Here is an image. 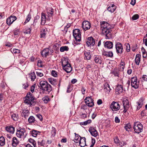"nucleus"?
Instances as JSON below:
<instances>
[{
  "instance_id": "36",
  "label": "nucleus",
  "mask_w": 147,
  "mask_h": 147,
  "mask_svg": "<svg viewBox=\"0 0 147 147\" xmlns=\"http://www.w3.org/2000/svg\"><path fill=\"white\" fill-rule=\"evenodd\" d=\"M123 107H129V104L128 100L126 98H124L123 100Z\"/></svg>"
},
{
  "instance_id": "25",
  "label": "nucleus",
  "mask_w": 147,
  "mask_h": 147,
  "mask_svg": "<svg viewBox=\"0 0 147 147\" xmlns=\"http://www.w3.org/2000/svg\"><path fill=\"white\" fill-rule=\"evenodd\" d=\"M94 60L95 63L100 64L102 63V61L101 60V57L99 55L95 56Z\"/></svg>"
},
{
  "instance_id": "20",
  "label": "nucleus",
  "mask_w": 147,
  "mask_h": 147,
  "mask_svg": "<svg viewBox=\"0 0 147 147\" xmlns=\"http://www.w3.org/2000/svg\"><path fill=\"white\" fill-rule=\"evenodd\" d=\"M86 139L85 137H80L79 143V145L81 147H84L86 146Z\"/></svg>"
},
{
  "instance_id": "45",
  "label": "nucleus",
  "mask_w": 147,
  "mask_h": 147,
  "mask_svg": "<svg viewBox=\"0 0 147 147\" xmlns=\"http://www.w3.org/2000/svg\"><path fill=\"white\" fill-rule=\"evenodd\" d=\"M45 144V141L42 139H40L38 141V144L40 146H43Z\"/></svg>"
},
{
  "instance_id": "22",
  "label": "nucleus",
  "mask_w": 147,
  "mask_h": 147,
  "mask_svg": "<svg viewBox=\"0 0 147 147\" xmlns=\"http://www.w3.org/2000/svg\"><path fill=\"white\" fill-rule=\"evenodd\" d=\"M116 7L114 4H111L107 9V10L109 12L113 13L114 12L116 9Z\"/></svg>"
},
{
  "instance_id": "17",
  "label": "nucleus",
  "mask_w": 147,
  "mask_h": 147,
  "mask_svg": "<svg viewBox=\"0 0 147 147\" xmlns=\"http://www.w3.org/2000/svg\"><path fill=\"white\" fill-rule=\"evenodd\" d=\"M102 55L103 56L112 57H113V53L112 51H107L103 50L102 51Z\"/></svg>"
},
{
  "instance_id": "32",
  "label": "nucleus",
  "mask_w": 147,
  "mask_h": 147,
  "mask_svg": "<svg viewBox=\"0 0 147 147\" xmlns=\"http://www.w3.org/2000/svg\"><path fill=\"white\" fill-rule=\"evenodd\" d=\"M84 54L85 55L84 59L88 60L90 59L91 56L90 52L89 51H85Z\"/></svg>"
},
{
  "instance_id": "2",
  "label": "nucleus",
  "mask_w": 147,
  "mask_h": 147,
  "mask_svg": "<svg viewBox=\"0 0 147 147\" xmlns=\"http://www.w3.org/2000/svg\"><path fill=\"white\" fill-rule=\"evenodd\" d=\"M53 9L52 7L48 8L47 10V15L44 13H41V25H44L46 21H49L51 20V18H52L53 12Z\"/></svg>"
},
{
  "instance_id": "3",
  "label": "nucleus",
  "mask_w": 147,
  "mask_h": 147,
  "mask_svg": "<svg viewBox=\"0 0 147 147\" xmlns=\"http://www.w3.org/2000/svg\"><path fill=\"white\" fill-rule=\"evenodd\" d=\"M73 36L76 42L74 43L76 45H80L79 42L81 40V32L79 29H75L73 30Z\"/></svg>"
},
{
  "instance_id": "54",
  "label": "nucleus",
  "mask_w": 147,
  "mask_h": 147,
  "mask_svg": "<svg viewBox=\"0 0 147 147\" xmlns=\"http://www.w3.org/2000/svg\"><path fill=\"white\" fill-rule=\"evenodd\" d=\"M11 52L14 53H19L20 52V51L18 49H13L12 50H11Z\"/></svg>"
},
{
  "instance_id": "29",
  "label": "nucleus",
  "mask_w": 147,
  "mask_h": 147,
  "mask_svg": "<svg viewBox=\"0 0 147 147\" xmlns=\"http://www.w3.org/2000/svg\"><path fill=\"white\" fill-rule=\"evenodd\" d=\"M141 55L138 54H136L135 59V62L136 65H138L140 61Z\"/></svg>"
},
{
  "instance_id": "18",
  "label": "nucleus",
  "mask_w": 147,
  "mask_h": 147,
  "mask_svg": "<svg viewBox=\"0 0 147 147\" xmlns=\"http://www.w3.org/2000/svg\"><path fill=\"white\" fill-rule=\"evenodd\" d=\"M104 47L105 48L111 49H112L113 47V42L110 41H107L106 42H104Z\"/></svg>"
},
{
  "instance_id": "33",
  "label": "nucleus",
  "mask_w": 147,
  "mask_h": 147,
  "mask_svg": "<svg viewBox=\"0 0 147 147\" xmlns=\"http://www.w3.org/2000/svg\"><path fill=\"white\" fill-rule=\"evenodd\" d=\"M104 89L105 92L108 93L110 92L111 88L110 87L108 83H106L105 84Z\"/></svg>"
},
{
  "instance_id": "63",
  "label": "nucleus",
  "mask_w": 147,
  "mask_h": 147,
  "mask_svg": "<svg viewBox=\"0 0 147 147\" xmlns=\"http://www.w3.org/2000/svg\"><path fill=\"white\" fill-rule=\"evenodd\" d=\"M137 48V45H136L132 47L131 50L133 52H134Z\"/></svg>"
},
{
  "instance_id": "34",
  "label": "nucleus",
  "mask_w": 147,
  "mask_h": 147,
  "mask_svg": "<svg viewBox=\"0 0 147 147\" xmlns=\"http://www.w3.org/2000/svg\"><path fill=\"white\" fill-rule=\"evenodd\" d=\"M40 17L39 15H37L34 18V22L33 24L31 25V27H34L36 25V23L37 22L38 20L40 18Z\"/></svg>"
},
{
  "instance_id": "60",
  "label": "nucleus",
  "mask_w": 147,
  "mask_h": 147,
  "mask_svg": "<svg viewBox=\"0 0 147 147\" xmlns=\"http://www.w3.org/2000/svg\"><path fill=\"white\" fill-rule=\"evenodd\" d=\"M20 32V30L17 29L14 30L13 31V34L14 35H18Z\"/></svg>"
},
{
  "instance_id": "15",
  "label": "nucleus",
  "mask_w": 147,
  "mask_h": 147,
  "mask_svg": "<svg viewBox=\"0 0 147 147\" xmlns=\"http://www.w3.org/2000/svg\"><path fill=\"white\" fill-rule=\"evenodd\" d=\"M16 19L17 18L16 16H11L7 19L6 23L8 26H10Z\"/></svg>"
},
{
  "instance_id": "53",
  "label": "nucleus",
  "mask_w": 147,
  "mask_h": 147,
  "mask_svg": "<svg viewBox=\"0 0 147 147\" xmlns=\"http://www.w3.org/2000/svg\"><path fill=\"white\" fill-rule=\"evenodd\" d=\"M42 61L41 60L38 61L37 65L39 67H42L43 65H42Z\"/></svg>"
},
{
  "instance_id": "35",
  "label": "nucleus",
  "mask_w": 147,
  "mask_h": 147,
  "mask_svg": "<svg viewBox=\"0 0 147 147\" xmlns=\"http://www.w3.org/2000/svg\"><path fill=\"white\" fill-rule=\"evenodd\" d=\"M19 142L18 140L16 137L13 138L12 144L13 146H16L18 144Z\"/></svg>"
},
{
  "instance_id": "28",
  "label": "nucleus",
  "mask_w": 147,
  "mask_h": 147,
  "mask_svg": "<svg viewBox=\"0 0 147 147\" xmlns=\"http://www.w3.org/2000/svg\"><path fill=\"white\" fill-rule=\"evenodd\" d=\"M29 76L32 81H34L36 78V74L33 71H31L30 73L29 74Z\"/></svg>"
},
{
  "instance_id": "1",
  "label": "nucleus",
  "mask_w": 147,
  "mask_h": 147,
  "mask_svg": "<svg viewBox=\"0 0 147 147\" xmlns=\"http://www.w3.org/2000/svg\"><path fill=\"white\" fill-rule=\"evenodd\" d=\"M39 84V87L43 94H52V86L47 81H41Z\"/></svg>"
},
{
  "instance_id": "8",
  "label": "nucleus",
  "mask_w": 147,
  "mask_h": 147,
  "mask_svg": "<svg viewBox=\"0 0 147 147\" xmlns=\"http://www.w3.org/2000/svg\"><path fill=\"white\" fill-rule=\"evenodd\" d=\"M131 86L135 89L138 88L139 86V81H137V78L136 76H134L131 78Z\"/></svg>"
},
{
  "instance_id": "6",
  "label": "nucleus",
  "mask_w": 147,
  "mask_h": 147,
  "mask_svg": "<svg viewBox=\"0 0 147 147\" xmlns=\"http://www.w3.org/2000/svg\"><path fill=\"white\" fill-rule=\"evenodd\" d=\"M143 126L139 122H135L134 124L133 128L135 132L139 134L143 131Z\"/></svg>"
},
{
  "instance_id": "61",
  "label": "nucleus",
  "mask_w": 147,
  "mask_h": 147,
  "mask_svg": "<svg viewBox=\"0 0 147 147\" xmlns=\"http://www.w3.org/2000/svg\"><path fill=\"white\" fill-rule=\"evenodd\" d=\"M22 85L23 88L24 89H26L29 86V85L28 84L27 82L23 84Z\"/></svg>"
},
{
  "instance_id": "7",
  "label": "nucleus",
  "mask_w": 147,
  "mask_h": 147,
  "mask_svg": "<svg viewBox=\"0 0 147 147\" xmlns=\"http://www.w3.org/2000/svg\"><path fill=\"white\" fill-rule=\"evenodd\" d=\"M26 132L25 128L20 127H18L16 130V135L17 137L19 138H21L23 137L25 138L26 136V135H24V133Z\"/></svg>"
},
{
  "instance_id": "62",
  "label": "nucleus",
  "mask_w": 147,
  "mask_h": 147,
  "mask_svg": "<svg viewBox=\"0 0 147 147\" xmlns=\"http://www.w3.org/2000/svg\"><path fill=\"white\" fill-rule=\"evenodd\" d=\"M35 86L36 84H34L32 85V86H31V87L30 91L32 93H33L34 91Z\"/></svg>"
},
{
  "instance_id": "58",
  "label": "nucleus",
  "mask_w": 147,
  "mask_h": 147,
  "mask_svg": "<svg viewBox=\"0 0 147 147\" xmlns=\"http://www.w3.org/2000/svg\"><path fill=\"white\" fill-rule=\"evenodd\" d=\"M37 118L39 119L40 121H42L43 118L42 116L40 114H37L36 115Z\"/></svg>"
},
{
  "instance_id": "26",
  "label": "nucleus",
  "mask_w": 147,
  "mask_h": 147,
  "mask_svg": "<svg viewBox=\"0 0 147 147\" xmlns=\"http://www.w3.org/2000/svg\"><path fill=\"white\" fill-rule=\"evenodd\" d=\"M115 91L116 92H118V94L122 92L123 91V88L122 85L118 84L116 87Z\"/></svg>"
},
{
  "instance_id": "4",
  "label": "nucleus",
  "mask_w": 147,
  "mask_h": 147,
  "mask_svg": "<svg viewBox=\"0 0 147 147\" xmlns=\"http://www.w3.org/2000/svg\"><path fill=\"white\" fill-rule=\"evenodd\" d=\"M25 100L24 102L29 107H30L32 105V103H33V101L35 97L33 94L30 92H28L26 96L25 97Z\"/></svg>"
},
{
  "instance_id": "30",
  "label": "nucleus",
  "mask_w": 147,
  "mask_h": 147,
  "mask_svg": "<svg viewBox=\"0 0 147 147\" xmlns=\"http://www.w3.org/2000/svg\"><path fill=\"white\" fill-rule=\"evenodd\" d=\"M69 59L67 58H65L62 61V67H65L66 66L68 65V64H70L69 62Z\"/></svg>"
},
{
  "instance_id": "13",
  "label": "nucleus",
  "mask_w": 147,
  "mask_h": 147,
  "mask_svg": "<svg viewBox=\"0 0 147 147\" xmlns=\"http://www.w3.org/2000/svg\"><path fill=\"white\" fill-rule=\"evenodd\" d=\"M82 27L85 30L89 29L91 27L90 23L87 21H84L82 24Z\"/></svg>"
},
{
  "instance_id": "21",
  "label": "nucleus",
  "mask_w": 147,
  "mask_h": 147,
  "mask_svg": "<svg viewBox=\"0 0 147 147\" xmlns=\"http://www.w3.org/2000/svg\"><path fill=\"white\" fill-rule=\"evenodd\" d=\"M65 66V67H63L64 69L67 73H69L72 71V68L71 64H68L67 65Z\"/></svg>"
},
{
  "instance_id": "37",
  "label": "nucleus",
  "mask_w": 147,
  "mask_h": 147,
  "mask_svg": "<svg viewBox=\"0 0 147 147\" xmlns=\"http://www.w3.org/2000/svg\"><path fill=\"white\" fill-rule=\"evenodd\" d=\"M69 50V48L67 46L61 47L60 49V51L61 52H63L65 51H67Z\"/></svg>"
},
{
  "instance_id": "24",
  "label": "nucleus",
  "mask_w": 147,
  "mask_h": 147,
  "mask_svg": "<svg viewBox=\"0 0 147 147\" xmlns=\"http://www.w3.org/2000/svg\"><path fill=\"white\" fill-rule=\"evenodd\" d=\"M40 132L37 130L32 129V130L30 131V134L33 137H36L37 135L39 134Z\"/></svg>"
},
{
  "instance_id": "47",
  "label": "nucleus",
  "mask_w": 147,
  "mask_h": 147,
  "mask_svg": "<svg viewBox=\"0 0 147 147\" xmlns=\"http://www.w3.org/2000/svg\"><path fill=\"white\" fill-rule=\"evenodd\" d=\"M124 127L126 131L129 132V129H130L131 127L130 124L129 123H127L125 125Z\"/></svg>"
},
{
  "instance_id": "23",
  "label": "nucleus",
  "mask_w": 147,
  "mask_h": 147,
  "mask_svg": "<svg viewBox=\"0 0 147 147\" xmlns=\"http://www.w3.org/2000/svg\"><path fill=\"white\" fill-rule=\"evenodd\" d=\"M6 130L11 133L13 134L15 131V128L11 125L8 126L6 127Z\"/></svg>"
},
{
  "instance_id": "39",
  "label": "nucleus",
  "mask_w": 147,
  "mask_h": 147,
  "mask_svg": "<svg viewBox=\"0 0 147 147\" xmlns=\"http://www.w3.org/2000/svg\"><path fill=\"white\" fill-rule=\"evenodd\" d=\"M28 120L29 123H34L35 121H36L35 118L32 116H30L28 118Z\"/></svg>"
},
{
  "instance_id": "64",
  "label": "nucleus",
  "mask_w": 147,
  "mask_h": 147,
  "mask_svg": "<svg viewBox=\"0 0 147 147\" xmlns=\"http://www.w3.org/2000/svg\"><path fill=\"white\" fill-rule=\"evenodd\" d=\"M114 141L116 144H118L119 142V140L117 137H115L114 139Z\"/></svg>"
},
{
  "instance_id": "41",
  "label": "nucleus",
  "mask_w": 147,
  "mask_h": 147,
  "mask_svg": "<svg viewBox=\"0 0 147 147\" xmlns=\"http://www.w3.org/2000/svg\"><path fill=\"white\" fill-rule=\"evenodd\" d=\"M74 134L75 135V137L74 138V141L76 143L79 142L80 138V137H81L78 134H76L75 133H74Z\"/></svg>"
},
{
  "instance_id": "46",
  "label": "nucleus",
  "mask_w": 147,
  "mask_h": 147,
  "mask_svg": "<svg viewBox=\"0 0 147 147\" xmlns=\"http://www.w3.org/2000/svg\"><path fill=\"white\" fill-rule=\"evenodd\" d=\"M31 18V15L30 13H29L27 16L26 19L24 23V24L25 25L29 21Z\"/></svg>"
},
{
  "instance_id": "44",
  "label": "nucleus",
  "mask_w": 147,
  "mask_h": 147,
  "mask_svg": "<svg viewBox=\"0 0 147 147\" xmlns=\"http://www.w3.org/2000/svg\"><path fill=\"white\" fill-rule=\"evenodd\" d=\"M56 130L55 127H52L51 130V137L55 136L56 134Z\"/></svg>"
},
{
  "instance_id": "49",
  "label": "nucleus",
  "mask_w": 147,
  "mask_h": 147,
  "mask_svg": "<svg viewBox=\"0 0 147 147\" xmlns=\"http://www.w3.org/2000/svg\"><path fill=\"white\" fill-rule=\"evenodd\" d=\"M119 71L117 69H114L111 73L114 74L115 76L119 77Z\"/></svg>"
},
{
  "instance_id": "14",
  "label": "nucleus",
  "mask_w": 147,
  "mask_h": 147,
  "mask_svg": "<svg viewBox=\"0 0 147 147\" xmlns=\"http://www.w3.org/2000/svg\"><path fill=\"white\" fill-rule=\"evenodd\" d=\"M50 49L49 48L44 49L41 52V55L44 58H46L47 56L50 55Z\"/></svg>"
},
{
  "instance_id": "57",
  "label": "nucleus",
  "mask_w": 147,
  "mask_h": 147,
  "mask_svg": "<svg viewBox=\"0 0 147 147\" xmlns=\"http://www.w3.org/2000/svg\"><path fill=\"white\" fill-rule=\"evenodd\" d=\"M51 75L54 77H56L57 76V72L55 70H52L51 72Z\"/></svg>"
},
{
  "instance_id": "38",
  "label": "nucleus",
  "mask_w": 147,
  "mask_h": 147,
  "mask_svg": "<svg viewBox=\"0 0 147 147\" xmlns=\"http://www.w3.org/2000/svg\"><path fill=\"white\" fill-rule=\"evenodd\" d=\"M141 51L142 53V57L143 58H146L147 56V52L143 47H142L141 48Z\"/></svg>"
},
{
  "instance_id": "27",
  "label": "nucleus",
  "mask_w": 147,
  "mask_h": 147,
  "mask_svg": "<svg viewBox=\"0 0 147 147\" xmlns=\"http://www.w3.org/2000/svg\"><path fill=\"white\" fill-rule=\"evenodd\" d=\"M29 111L28 110L24 109L23 111L21 113L22 116L25 118H26L29 115Z\"/></svg>"
},
{
  "instance_id": "42",
  "label": "nucleus",
  "mask_w": 147,
  "mask_h": 147,
  "mask_svg": "<svg viewBox=\"0 0 147 147\" xmlns=\"http://www.w3.org/2000/svg\"><path fill=\"white\" fill-rule=\"evenodd\" d=\"M42 100L45 103H47L50 100L49 97L48 96H46L42 98Z\"/></svg>"
},
{
  "instance_id": "48",
  "label": "nucleus",
  "mask_w": 147,
  "mask_h": 147,
  "mask_svg": "<svg viewBox=\"0 0 147 147\" xmlns=\"http://www.w3.org/2000/svg\"><path fill=\"white\" fill-rule=\"evenodd\" d=\"M28 141L30 143L32 144L34 147H36V142L34 140L31 138H30Z\"/></svg>"
},
{
  "instance_id": "16",
  "label": "nucleus",
  "mask_w": 147,
  "mask_h": 147,
  "mask_svg": "<svg viewBox=\"0 0 147 147\" xmlns=\"http://www.w3.org/2000/svg\"><path fill=\"white\" fill-rule=\"evenodd\" d=\"M95 128L91 126L89 128V131L92 136L94 137H96L97 136L98 134Z\"/></svg>"
},
{
  "instance_id": "59",
  "label": "nucleus",
  "mask_w": 147,
  "mask_h": 147,
  "mask_svg": "<svg viewBox=\"0 0 147 147\" xmlns=\"http://www.w3.org/2000/svg\"><path fill=\"white\" fill-rule=\"evenodd\" d=\"M126 144H127L126 143V142L124 141H122L120 142H119V145L121 147H122L123 146L126 145Z\"/></svg>"
},
{
  "instance_id": "43",
  "label": "nucleus",
  "mask_w": 147,
  "mask_h": 147,
  "mask_svg": "<svg viewBox=\"0 0 147 147\" xmlns=\"http://www.w3.org/2000/svg\"><path fill=\"white\" fill-rule=\"evenodd\" d=\"M91 122L92 120L90 119H89L85 121L80 122V124L82 125H85L90 123Z\"/></svg>"
},
{
  "instance_id": "5",
  "label": "nucleus",
  "mask_w": 147,
  "mask_h": 147,
  "mask_svg": "<svg viewBox=\"0 0 147 147\" xmlns=\"http://www.w3.org/2000/svg\"><path fill=\"white\" fill-rule=\"evenodd\" d=\"M101 30L102 33L105 36L106 39H110L112 38L111 27L102 28Z\"/></svg>"
},
{
  "instance_id": "19",
  "label": "nucleus",
  "mask_w": 147,
  "mask_h": 147,
  "mask_svg": "<svg viewBox=\"0 0 147 147\" xmlns=\"http://www.w3.org/2000/svg\"><path fill=\"white\" fill-rule=\"evenodd\" d=\"M100 28H106L111 27L110 24L106 21H101L100 22Z\"/></svg>"
},
{
  "instance_id": "55",
  "label": "nucleus",
  "mask_w": 147,
  "mask_h": 147,
  "mask_svg": "<svg viewBox=\"0 0 147 147\" xmlns=\"http://www.w3.org/2000/svg\"><path fill=\"white\" fill-rule=\"evenodd\" d=\"M125 49L127 52H129L130 51V47L129 44L128 43L126 44Z\"/></svg>"
},
{
  "instance_id": "51",
  "label": "nucleus",
  "mask_w": 147,
  "mask_h": 147,
  "mask_svg": "<svg viewBox=\"0 0 147 147\" xmlns=\"http://www.w3.org/2000/svg\"><path fill=\"white\" fill-rule=\"evenodd\" d=\"M31 28H28L27 29H26L25 31L24 32V33L25 34H30L31 33V31L32 30L31 28H32L33 27H32L31 26Z\"/></svg>"
},
{
  "instance_id": "31",
  "label": "nucleus",
  "mask_w": 147,
  "mask_h": 147,
  "mask_svg": "<svg viewBox=\"0 0 147 147\" xmlns=\"http://www.w3.org/2000/svg\"><path fill=\"white\" fill-rule=\"evenodd\" d=\"M47 30L46 29H42L40 34V37L44 38H45L47 34Z\"/></svg>"
},
{
  "instance_id": "52",
  "label": "nucleus",
  "mask_w": 147,
  "mask_h": 147,
  "mask_svg": "<svg viewBox=\"0 0 147 147\" xmlns=\"http://www.w3.org/2000/svg\"><path fill=\"white\" fill-rule=\"evenodd\" d=\"M139 15L138 14H136L134 15L131 18L133 20H137L139 18Z\"/></svg>"
},
{
  "instance_id": "40",
  "label": "nucleus",
  "mask_w": 147,
  "mask_h": 147,
  "mask_svg": "<svg viewBox=\"0 0 147 147\" xmlns=\"http://www.w3.org/2000/svg\"><path fill=\"white\" fill-rule=\"evenodd\" d=\"M5 144V139L3 136L0 137V146H2Z\"/></svg>"
},
{
  "instance_id": "9",
  "label": "nucleus",
  "mask_w": 147,
  "mask_h": 147,
  "mask_svg": "<svg viewBox=\"0 0 147 147\" xmlns=\"http://www.w3.org/2000/svg\"><path fill=\"white\" fill-rule=\"evenodd\" d=\"M110 107L113 111H117L120 108V105L117 102L113 101L111 104Z\"/></svg>"
},
{
  "instance_id": "56",
  "label": "nucleus",
  "mask_w": 147,
  "mask_h": 147,
  "mask_svg": "<svg viewBox=\"0 0 147 147\" xmlns=\"http://www.w3.org/2000/svg\"><path fill=\"white\" fill-rule=\"evenodd\" d=\"M137 104L138 105V106L136 110H139L140 109V108L142 107L143 105V104H141L138 102H137Z\"/></svg>"
},
{
  "instance_id": "12",
  "label": "nucleus",
  "mask_w": 147,
  "mask_h": 147,
  "mask_svg": "<svg viewBox=\"0 0 147 147\" xmlns=\"http://www.w3.org/2000/svg\"><path fill=\"white\" fill-rule=\"evenodd\" d=\"M86 42L88 47H91V46H93L95 44V40L92 36L88 38Z\"/></svg>"
},
{
  "instance_id": "11",
  "label": "nucleus",
  "mask_w": 147,
  "mask_h": 147,
  "mask_svg": "<svg viewBox=\"0 0 147 147\" xmlns=\"http://www.w3.org/2000/svg\"><path fill=\"white\" fill-rule=\"evenodd\" d=\"M115 48L116 52L117 54L122 53L123 51V46L121 43L119 42H116Z\"/></svg>"
},
{
  "instance_id": "10",
  "label": "nucleus",
  "mask_w": 147,
  "mask_h": 147,
  "mask_svg": "<svg viewBox=\"0 0 147 147\" xmlns=\"http://www.w3.org/2000/svg\"><path fill=\"white\" fill-rule=\"evenodd\" d=\"M84 101L86 105L89 107H92L94 105V100L91 96L86 97Z\"/></svg>"
},
{
  "instance_id": "50",
  "label": "nucleus",
  "mask_w": 147,
  "mask_h": 147,
  "mask_svg": "<svg viewBox=\"0 0 147 147\" xmlns=\"http://www.w3.org/2000/svg\"><path fill=\"white\" fill-rule=\"evenodd\" d=\"M18 116V115H17L15 113H13L12 114L11 117V118L13 120L16 121L17 120Z\"/></svg>"
}]
</instances>
